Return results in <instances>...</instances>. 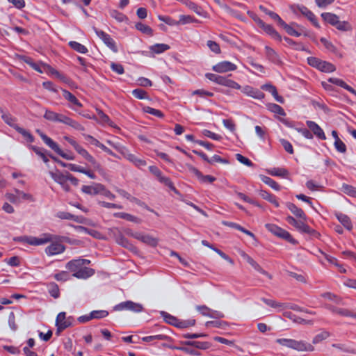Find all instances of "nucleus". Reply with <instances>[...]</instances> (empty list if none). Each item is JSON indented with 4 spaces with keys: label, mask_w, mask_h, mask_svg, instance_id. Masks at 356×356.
<instances>
[{
    "label": "nucleus",
    "mask_w": 356,
    "mask_h": 356,
    "mask_svg": "<svg viewBox=\"0 0 356 356\" xmlns=\"http://www.w3.org/2000/svg\"><path fill=\"white\" fill-rule=\"evenodd\" d=\"M259 27L262 29L264 31L269 35L273 39L279 42L282 40V36L272 25L267 24L263 21V22L259 25Z\"/></svg>",
    "instance_id": "obj_14"
},
{
    "label": "nucleus",
    "mask_w": 356,
    "mask_h": 356,
    "mask_svg": "<svg viewBox=\"0 0 356 356\" xmlns=\"http://www.w3.org/2000/svg\"><path fill=\"white\" fill-rule=\"evenodd\" d=\"M341 191L346 195L356 198V188L346 184H343Z\"/></svg>",
    "instance_id": "obj_43"
},
{
    "label": "nucleus",
    "mask_w": 356,
    "mask_h": 356,
    "mask_svg": "<svg viewBox=\"0 0 356 356\" xmlns=\"http://www.w3.org/2000/svg\"><path fill=\"white\" fill-rule=\"evenodd\" d=\"M69 46L72 49H74L81 54H86L88 52V49L84 45H83L76 41H70L69 42Z\"/></svg>",
    "instance_id": "obj_42"
},
{
    "label": "nucleus",
    "mask_w": 356,
    "mask_h": 356,
    "mask_svg": "<svg viewBox=\"0 0 356 356\" xmlns=\"http://www.w3.org/2000/svg\"><path fill=\"white\" fill-rule=\"evenodd\" d=\"M265 227L273 234L283 238L292 244L297 243L296 240L292 237L289 232L278 227L277 225L275 224L267 223L265 225Z\"/></svg>",
    "instance_id": "obj_6"
},
{
    "label": "nucleus",
    "mask_w": 356,
    "mask_h": 356,
    "mask_svg": "<svg viewBox=\"0 0 356 356\" xmlns=\"http://www.w3.org/2000/svg\"><path fill=\"white\" fill-rule=\"evenodd\" d=\"M97 35L102 39L104 43L110 48L113 52H117L118 51V47L116 46L115 42L114 40L104 31L99 30L95 27L93 28Z\"/></svg>",
    "instance_id": "obj_8"
},
{
    "label": "nucleus",
    "mask_w": 356,
    "mask_h": 356,
    "mask_svg": "<svg viewBox=\"0 0 356 356\" xmlns=\"http://www.w3.org/2000/svg\"><path fill=\"white\" fill-rule=\"evenodd\" d=\"M323 19L330 25L334 26L339 19V17L332 13H323L321 14Z\"/></svg>",
    "instance_id": "obj_29"
},
{
    "label": "nucleus",
    "mask_w": 356,
    "mask_h": 356,
    "mask_svg": "<svg viewBox=\"0 0 356 356\" xmlns=\"http://www.w3.org/2000/svg\"><path fill=\"white\" fill-rule=\"evenodd\" d=\"M113 216L115 218H119L122 219H124L127 221L134 222L135 223H140L141 220L131 214L124 213V212H117L113 214Z\"/></svg>",
    "instance_id": "obj_28"
},
{
    "label": "nucleus",
    "mask_w": 356,
    "mask_h": 356,
    "mask_svg": "<svg viewBox=\"0 0 356 356\" xmlns=\"http://www.w3.org/2000/svg\"><path fill=\"white\" fill-rule=\"evenodd\" d=\"M92 319H101L106 317L108 315V312L106 310H94L90 312Z\"/></svg>",
    "instance_id": "obj_53"
},
{
    "label": "nucleus",
    "mask_w": 356,
    "mask_h": 356,
    "mask_svg": "<svg viewBox=\"0 0 356 356\" xmlns=\"http://www.w3.org/2000/svg\"><path fill=\"white\" fill-rule=\"evenodd\" d=\"M337 218L339 221L348 230L352 229L353 226L350 218L343 213H337Z\"/></svg>",
    "instance_id": "obj_31"
},
{
    "label": "nucleus",
    "mask_w": 356,
    "mask_h": 356,
    "mask_svg": "<svg viewBox=\"0 0 356 356\" xmlns=\"http://www.w3.org/2000/svg\"><path fill=\"white\" fill-rule=\"evenodd\" d=\"M116 243L121 246L132 251L136 249L135 246L131 244L123 235L117 239Z\"/></svg>",
    "instance_id": "obj_44"
},
{
    "label": "nucleus",
    "mask_w": 356,
    "mask_h": 356,
    "mask_svg": "<svg viewBox=\"0 0 356 356\" xmlns=\"http://www.w3.org/2000/svg\"><path fill=\"white\" fill-rule=\"evenodd\" d=\"M56 237L50 234H43L40 237L21 236L14 238L16 242L26 243L31 245H40L51 241Z\"/></svg>",
    "instance_id": "obj_3"
},
{
    "label": "nucleus",
    "mask_w": 356,
    "mask_h": 356,
    "mask_svg": "<svg viewBox=\"0 0 356 356\" xmlns=\"http://www.w3.org/2000/svg\"><path fill=\"white\" fill-rule=\"evenodd\" d=\"M261 179L264 183L268 185L270 187H271L274 190H275V191L280 190V186L273 179H271L268 177H266V176H262Z\"/></svg>",
    "instance_id": "obj_45"
},
{
    "label": "nucleus",
    "mask_w": 356,
    "mask_h": 356,
    "mask_svg": "<svg viewBox=\"0 0 356 356\" xmlns=\"http://www.w3.org/2000/svg\"><path fill=\"white\" fill-rule=\"evenodd\" d=\"M261 300L265 304H266L267 305H268V306H270V307H271L273 308L283 309H285V308L287 307L286 304L282 303V302H276L275 300H271V299H267V298H262Z\"/></svg>",
    "instance_id": "obj_35"
},
{
    "label": "nucleus",
    "mask_w": 356,
    "mask_h": 356,
    "mask_svg": "<svg viewBox=\"0 0 356 356\" xmlns=\"http://www.w3.org/2000/svg\"><path fill=\"white\" fill-rule=\"evenodd\" d=\"M49 175L51 178L60 186L68 181V172L63 173L57 170L56 172L50 171Z\"/></svg>",
    "instance_id": "obj_16"
},
{
    "label": "nucleus",
    "mask_w": 356,
    "mask_h": 356,
    "mask_svg": "<svg viewBox=\"0 0 356 356\" xmlns=\"http://www.w3.org/2000/svg\"><path fill=\"white\" fill-rule=\"evenodd\" d=\"M268 173L272 176L286 177L289 175V172L285 168H273L268 170Z\"/></svg>",
    "instance_id": "obj_33"
},
{
    "label": "nucleus",
    "mask_w": 356,
    "mask_h": 356,
    "mask_svg": "<svg viewBox=\"0 0 356 356\" xmlns=\"http://www.w3.org/2000/svg\"><path fill=\"white\" fill-rule=\"evenodd\" d=\"M318 70L323 72H332L335 71L336 67L333 64L322 60Z\"/></svg>",
    "instance_id": "obj_37"
},
{
    "label": "nucleus",
    "mask_w": 356,
    "mask_h": 356,
    "mask_svg": "<svg viewBox=\"0 0 356 356\" xmlns=\"http://www.w3.org/2000/svg\"><path fill=\"white\" fill-rule=\"evenodd\" d=\"M259 9L266 15L270 17L273 20L276 21L280 26L284 22V21L277 13L269 10L264 6H259Z\"/></svg>",
    "instance_id": "obj_30"
},
{
    "label": "nucleus",
    "mask_w": 356,
    "mask_h": 356,
    "mask_svg": "<svg viewBox=\"0 0 356 356\" xmlns=\"http://www.w3.org/2000/svg\"><path fill=\"white\" fill-rule=\"evenodd\" d=\"M337 29L341 31H350L353 29L351 24L347 21H340L339 19L334 26Z\"/></svg>",
    "instance_id": "obj_39"
},
{
    "label": "nucleus",
    "mask_w": 356,
    "mask_h": 356,
    "mask_svg": "<svg viewBox=\"0 0 356 356\" xmlns=\"http://www.w3.org/2000/svg\"><path fill=\"white\" fill-rule=\"evenodd\" d=\"M242 92L254 99H261L264 97V94L258 89L254 88L251 86H246L243 88Z\"/></svg>",
    "instance_id": "obj_17"
},
{
    "label": "nucleus",
    "mask_w": 356,
    "mask_h": 356,
    "mask_svg": "<svg viewBox=\"0 0 356 356\" xmlns=\"http://www.w3.org/2000/svg\"><path fill=\"white\" fill-rule=\"evenodd\" d=\"M155 340L172 341V338L165 334H159L156 335L147 336L142 338L143 341L148 343L154 342Z\"/></svg>",
    "instance_id": "obj_24"
},
{
    "label": "nucleus",
    "mask_w": 356,
    "mask_h": 356,
    "mask_svg": "<svg viewBox=\"0 0 356 356\" xmlns=\"http://www.w3.org/2000/svg\"><path fill=\"white\" fill-rule=\"evenodd\" d=\"M328 82L339 86L356 95V90L350 86H348V84H346L343 80L340 79L332 77L328 79Z\"/></svg>",
    "instance_id": "obj_25"
},
{
    "label": "nucleus",
    "mask_w": 356,
    "mask_h": 356,
    "mask_svg": "<svg viewBox=\"0 0 356 356\" xmlns=\"http://www.w3.org/2000/svg\"><path fill=\"white\" fill-rule=\"evenodd\" d=\"M49 293L54 298H58L59 297V288L56 283L52 282L49 284Z\"/></svg>",
    "instance_id": "obj_55"
},
{
    "label": "nucleus",
    "mask_w": 356,
    "mask_h": 356,
    "mask_svg": "<svg viewBox=\"0 0 356 356\" xmlns=\"http://www.w3.org/2000/svg\"><path fill=\"white\" fill-rule=\"evenodd\" d=\"M236 195L239 198L243 200L244 202H246L248 203H250L251 204L255 205V206L259 207H261L260 204L257 201L251 199L250 197H249L248 196H247L244 193H241V192H236Z\"/></svg>",
    "instance_id": "obj_58"
},
{
    "label": "nucleus",
    "mask_w": 356,
    "mask_h": 356,
    "mask_svg": "<svg viewBox=\"0 0 356 356\" xmlns=\"http://www.w3.org/2000/svg\"><path fill=\"white\" fill-rule=\"evenodd\" d=\"M90 261L86 259H72L66 264L65 268L78 279L86 280L95 274V270L87 266Z\"/></svg>",
    "instance_id": "obj_1"
},
{
    "label": "nucleus",
    "mask_w": 356,
    "mask_h": 356,
    "mask_svg": "<svg viewBox=\"0 0 356 356\" xmlns=\"http://www.w3.org/2000/svg\"><path fill=\"white\" fill-rule=\"evenodd\" d=\"M15 130L18 133L22 134L28 142L33 143L34 141V137L32 136V134L29 131H26V129H24L19 126H16Z\"/></svg>",
    "instance_id": "obj_46"
},
{
    "label": "nucleus",
    "mask_w": 356,
    "mask_h": 356,
    "mask_svg": "<svg viewBox=\"0 0 356 356\" xmlns=\"http://www.w3.org/2000/svg\"><path fill=\"white\" fill-rule=\"evenodd\" d=\"M158 179L161 183L165 184L166 186L169 187L171 190L176 191V188L174 186V184L170 178H168L167 177H164L161 175V177H159L158 178Z\"/></svg>",
    "instance_id": "obj_63"
},
{
    "label": "nucleus",
    "mask_w": 356,
    "mask_h": 356,
    "mask_svg": "<svg viewBox=\"0 0 356 356\" xmlns=\"http://www.w3.org/2000/svg\"><path fill=\"white\" fill-rule=\"evenodd\" d=\"M186 345L193 346L196 348L201 350H206L211 347V343L207 341H186Z\"/></svg>",
    "instance_id": "obj_32"
},
{
    "label": "nucleus",
    "mask_w": 356,
    "mask_h": 356,
    "mask_svg": "<svg viewBox=\"0 0 356 356\" xmlns=\"http://www.w3.org/2000/svg\"><path fill=\"white\" fill-rule=\"evenodd\" d=\"M63 97L67 100L72 105L70 107L72 108V106L81 108L83 104L77 99V98L70 92L65 89H62Z\"/></svg>",
    "instance_id": "obj_20"
},
{
    "label": "nucleus",
    "mask_w": 356,
    "mask_h": 356,
    "mask_svg": "<svg viewBox=\"0 0 356 356\" xmlns=\"http://www.w3.org/2000/svg\"><path fill=\"white\" fill-rule=\"evenodd\" d=\"M275 343L299 352H313L315 349L312 344L303 340L278 338L275 340Z\"/></svg>",
    "instance_id": "obj_2"
},
{
    "label": "nucleus",
    "mask_w": 356,
    "mask_h": 356,
    "mask_svg": "<svg viewBox=\"0 0 356 356\" xmlns=\"http://www.w3.org/2000/svg\"><path fill=\"white\" fill-rule=\"evenodd\" d=\"M15 193L18 195L19 202H21V200H29L31 202H33L34 200L33 197L29 193H26L18 189H15Z\"/></svg>",
    "instance_id": "obj_57"
},
{
    "label": "nucleus",
    "mask_w": 356,
    "mask_h": 356,
    "mask_svg": "<svg viewBox=\"0 0 356 356\" xmlns=\"http://www.w3.org/2000/svg\"><path fill=\"white\" fill-rule=\"evenodd\" d=\"M161 314L163 318L164 321H165V323L176 327L178 321V318L177 317L173 316L165 312H161Z\"/></svg>",
    "instance_id": "obj_41"
},
{
    "label": "nucleus",
    "mask_w": 356,
    "mask_h": 356,
    "mask_svg": "<svg viewBox=\"0 0 356 356\" xmlns=\"http://www.w3.org/2000/svg\"><path fill=\"white\" fill-rule=\"evenodd\" d=\"M265 55L266 58L275 65H282V61L280 58L278 54L271 47L268 46L265 47Z\"/></svg>",
    "instance_id": "obj_13"
},
{
    "label": "nucleus",
    "mask_w": 356,
    "mask_h": 356,
    "mask_svg": "<svg viewBox=\"0 0 356 356\" xmlns=\"http://www.w3.org/2000/svg\"><path fill=\"white\" fill-rule=\"evenodd\" d=\"M286 207L297 218H298L299 219H303L304 220H306L307 216L302 209L298 208L297 206H296L294 204L291 202H287Z\"/></svg>",
    "instance_id": "obj_22"
},
{
    "label": "nucleus",
    "mask_w": 356,
    "mask_h": 356,
    "mask_svg": "<svg viewBox=\"0 0 356 356\" xmlns=\"http://www.w3.org/2000/svg\"><path fill=\"white\" fill-rule=\"evenodd\" d=\"M133 95L139 99H144L147 98V92L140 88H136L132 91Z\"/></svg>",
    "instance_id": "obj_64"
},
{
    "label": "nucleus",
    "mask_w": 356,
    "mask_h": 356,
    "mask_svg": "<svg viewBox=\"0 0 356 356\" xmlns=\"http://www.w3.org/2000/svg\"><path fill=\"white\" fill-rule=\"evenodd\" d=\"M37 155H38L44 163H47L49 159L45 154V150L42 148L36 147V146H31L30 147Z\"/></svg>",
    "instance_id": "obj_49"
},
{
    "label": "nucleus",
    "mask_w": 356,
    "mask_h": 356,
    "mask_svg": "<svg viewBox=\"0 0 356 356\" xmlns=\"http://www.w3.org/2000/svg\"><path fill=\"white\" fill-rule=\"evenodd\" d=\"M158 17L160 21L163 22L170 26H175L179 24V21H176L169 16L159 15Z\"/></svg>",
    "instance_id": "obj_59"
},
{
    "label": "nucleus",
    "mask_w": 356,
    "mask_h": 356,
    "mask_svg": "<svg viewBox=\"0 0 356 356\" xmlns=\"http://www.w3.org/2000/svg\"><path fill=\"white\" fill-rule=\"evenodd\" d=\"M206 77L219 85L224 86L230 88L239 90L241 88V86L236 81L229 79L225 76L218 75L212 73L206 74Z\"/></svg>",
    "instance_id": "obj_5"
},
{
    "label": "nucleus",
    "mask_w": 356,
    "mask_h": 356,
    "mask_svg": "<svg viewBox=\"0 0 356 356\" xmlns=\"http://www.w3.org/2000/svg\"><path fill=\"white\" fill-rule=\"evenodd\" d=\"M36 132L39 134V136L41 137L44 143L48 145L50 148H51L54 152H57V150H59V146L58 145L55 143L51 138L48 137L46 134H44L43 132H42L40 129H37Z\"/></svg>",
    "instance_id": "obj_23"
},
{
    "label": "nucleus",
    "mask_w": 356,
    "mask_h": 356,
    "mask_svg": "<svg viewBox=\"0 0 356 356\" xmlns=\"http://www.w3.org/2000/svg\"><path fill=\"white\" fill-rule=\"evenodd\" d=\"M281 26L286 31V32L291 35L299 37L302 33L296 30L292 26L287 24L285 22L281 25Z\"/></svg>",
    "instance_id": "obj_38"
},
{
    "label": "nucleus",
    "mask_w": 356,
    "mask_h": 356,
    "mask_svg": "<svg viewBox=\"0 0 356 356\" xmlns=\"http://www.w3.org/2000/svg\"><path fill=\"white\" fill-rule=\"evenodd\" d=\"M295 12H300L302 15L305 16L315 27L320 28V24L318 22V20L315 15L307 7L304 6H298L296 7V10H295Z\"/></svg>",
    "instance_id": "obj_11"
},
{
    "label": "nucleus",
    "mask_w": 356,
    "mask_h": 356,
    "mask_svg": "<svg viewBox=\"0 0 356 356\" xmlns=\"http://www.w3.org/2000/svg\"><path fill=\"white\" fill-rule=\"evenodd\" d=\"M150 50L155 54H161L170 49V46L165 44H155L149 47Z\"/></svg>",
    "instance_id": "obj_40"
},
{
    "label": "nucleus",
    "mask_w": 356,
    "mask_h": 356,
    "mask_svg": "<svg viewBox=\"0 0 356 356\" xmlns=\"http://www.w3.org/2000/svg\"><path fill=\"white\" fill-rule=\"evenodd\" d=\"M244 259L246 260V261L251 265L256 270L263 273V274H267V273L249 255H248L245 253H243V254Z\"/></svg>",
    "instance_id": "obj_36"
},
{
    "label": "nucleus",
    "mask_w": 356,
    "mask_h": 356,
    "mask_svg": "<svg viewBox=\"0 0 356 356\" xmlns=\"http://www.w3.org/2000/svg\"><path fill=\"white\" fill-rule=\"evenodd\" d=\"M116 311L129 310L134 312H140L143 310V307L139 303L134 302L131 300L124 301L114 307Z\"/></svg>",
    "instance_id": "obj_7"
},
{
    "label": "nucleus",
    "mask_w": 356,
    "mask_h": 356,
    "mask_svg": "<svg viewBox=\"0 0 356 356\" xmlns=\"http://www.w3.org/2000/svg\"><path fill=\"white\" fill-rule=\"evenodd\" d=\"M143 111L147 113L153 115L160 118H162L164 116V114L160 110L155 109L150 106H145L143 108Z\"/></svg>",
    "instance_id": "obj_56"
},
{
    "label": "nucleus",
    "mask_w": 356,
    "mask_h": 356,
    "mask_svg": "<svg viewBox=\"0 0 356 356\" xmlns=\"http://www.w3.org/2000/svg\"><path fill=\"white\" fill-rule=\"evenodd\" d=\"M268 110L274 113L278 114L282 116L286 115L284 110L280 105L276 104H270L268 106Z\"/></svg>",
    "instance_id": "obj_48"
},
{
    "label": "nucleus",
    "mask_w": 356,
    "mask_h": 356,
    "mask_svg": "<svg viewBox=\"0 0 356 356\" xmlns=\"http://www.w3.org/2000/svg\"><path fill=\"white\" fill-rule=\"evenodd\" d=\"M136 28L137 30L141 31L143 33L147 34L148 35H152V29L149 26L145 25L141 22L137 23L136 24Z\"/></svg>",
    "instance_id": "obj_52"
},
{
    "label": "nucleus",
    "mask_w": 356,
    "mask_h": 356,
    "mask_svg": "<svg viewBox=\"0 0 356 356\" xmlns=\"http://www.w3.org/2000/svg\"><path fill=\"white\" fill-rule=\"evenodd\" d=\"M65 250V247L60 243H52L45 249V252L49 256H52L63 253Z\"/></svg>",
    "instance_id": "obj_15"
},
{
    "label": "nucleus",
    "mask_w": 356,
    "mask_h": 356,
    "mask_svg": "<svg viewBox=\"0 0 356 356\" xmlns=\"http://www.w3.org/2000/svg\"><path fill=\"white\" fill-rule=\"evenodd\" d=\"M195 324V319L180 320L178 319L176 327L178 328H187Z\"/></svg>",
    "instance_id": "obj_47"
},
{
    "label": "nucleus",
    "mask_w": 356,
    "mask_h": 356,
    "mask_svg": "<svg viewBox=\"0 0 356 356\" xmlns=\"http://www.w3.org/2000/svg\"><path fill=\"white\" fill-rule=\"evenodd\" d=\"M54 278L57 281L65 282L70 278V275L67 271H60L54 275Z\"/></svg>",
    "instance_id": "obj_60"
},
{
    "label": "nucleus",
    "mask_w": 356,
    "mask_h": 356,
    "mask_svg": "<svg viewBox=\"0 0 356 356\" xmlns=\"http://www.w3.org/2000/svg\"><path fill=\"white\" fill-rule=\"evenodd\" d=\"M158 179L161 183L165 184L166 186L169 187L171 190L176 191V188L174 186V184L170 178H168L167 177H164L161 175V177H159L158 178Z\"/></svg>",
    "instance_id": "obj_62"
},
{
    "label": "nucleus",
    "mask_w": 356,
    "mask_h": 356,
    "mask_svg": "<svg viewBox=\"0 0 356 356\" xmlns=\"http://www.w3.org/2000/svg\"><path fill=\"white\" fill-rule=\"evenodd\" d=\"M58 332L69 327L72 325L71 318H66L65 312H60L58 314L56 321Z\"/></svg>",
    "instance_id": "obj_9"
},
{
    "label": "nucleus",
    "mask_w": 356,
    "mask_h": 356,
    "mask_svg": "<svg viewBox=\"0 0 356 356\" xmlns=\"http://www.w3.org/2000/svg\"><path fill=\"white\" fill-rule=\"evenodd\" d=\"M236 68V65L229 61H222L213 65L212 70L218 73H225L234 71Z\"/></svg>",
    "instance_id": "obj_10"
},
{
    "label": "nucleus",
    "mask_w": 356,
    "mask_h": 356,
    "mask_svg": "<svg viewBox=\"0 0 356 356\" xmlns=\"http://www.w3.org/2000/svg\"><path fill=\"white\" fill-rule=\"evenodd\" d=\"M206 327H220L225 329L227 326V323L225 321H207L205 324Z\"/></svg>",
    "instance_id": "obj_54"
},
{
    "label": "nucleus",
    "mask_w": 356,
    "mask_h": 356,
    "mask_svg": "<svg viewBox=\"0 0 356 356\" xmlns=\"http://www.w3.org/2000/svg\"><path fill=\"white\" fill-rule=\"evenodd\" d=\"M110 15L112 17L115 19L119 22H122L128 20L127 17L122 13L116 10H113L110 12Z\"/></svg>",
    "instance_id": "obj_51"
},
{
    "label": "nucleus",
    "mask_w": 356,
    "mask_h": 356,
    "mask_svg": "<svg viewBox=\"0 0 356 356\" xmlns=\"http://www.w3.org/2000/svg\"><path fill=\"white\" fill-rule=\"evenodd\" d=\"M122 154L128 161L134 163L138 168H142L147 165V163L145 160L137 157L133 154L126 153L125 151L122 152Z\"/></svg>",
    "instance_id": "obj_19"
},
{
    "label": "nucleus",
    "mask_w": 356,
    "mask_h": 356,
    "mask_svg": "<svg viewBox=\"0 0 356 356\" xmlns=\"http://www.w3.org/2000/svg\"><path fill=\"white\" fill-rule=\"evenodd\" d=\"M0 113H1V118L3 121L9 126L13 127L15 129V127L18 126L15 124V119L9 113H5L3 109L0 107Z\"/></svg>",
    "instance_id": "obj_34"
},
{
    "label": "nucleus",
    "mask_w": 356,
    "mask_h": 356,
    "mask_svg": "<svg viewBox=\"0 0 356 356\" xmlns=\"http://www.w3.org/2000/svg\"><path fill=\"white\" fill-rule=\"evenodd\" d=\"M81 191L86 194L96 195L104 191V186L101 184H97L95 186L83 185Z\"/></svg>",
    "instance_id": "obj_21"
},
{
    "label": "nucleus",
    "mask_w": 356,
    "mask_h": 356,
    "mask_svg": "<svg viewBox=\"0 0 356 356\" xmlns=\"http://www.w3.org/2000/svg\"><path fill=\"white\" fill-rule=\"evenodd\" d=\"M75 150L81 155L86 161H88L89 163L95 165L97 162L95 158L90 155L88 152L83 147H82L80 145H79L78 147H76Z\"/></svg>",
    "instance_id": "obj_26"
},
{
    "label": "nucleus",
    "mask_w": 356,
    "mask_h": 356,
    "mask_svg": "<svg viewBox=\"0 0 356 356\" xmlns=\"http://www.w3.org/2000/svg\"><path fill=\"white\" fill-rule=\"evenodd\" d=\"M158 179L161 183L165 184L166 186L169 187L171 190L176 191V188L174 186V184L170 178H168L167 177H164L161 175V177H159L158 178Z\"/></svg>",
    "instance_id": "obj_61"
},
{
    "label": "nucleus",
    "mask_w": 356,
    "mask_h": 356,
    "mask_svg": "<svg viewBox=\"0 0 356 356\" xmlns=\"http://www.w3.org/2000/svg\"><path fill=\"white\" fill-rule=\"evenodd\" d=\"M136 239L152 247H156L158 244L157 238L149 234H144L141 232L139 233L138 236H136Z\"/></svg>",
    "instance_id": "obj_18"
},
{
    "label": "nucleus",
    "mask_w": 356,
    "mask_h": 356,
    "mask_svg": "<svg viewBox=\"0 0 356 356\" xmlns=\"http://www.w3.org/2000/svg\"><path fill=\"white\" fill-rule=\"evenodd\" d=\"M307 126L317 138L321 140H325L326 136L323 130L315 122L307 120Z\"/></svg>",
    "instance_id": "obj_12"
},
{
    "label": "nucleus",
    "mask_w": 356,
    "mask_h": 356,
    "mask_svg": "<svg viewBox=\"0 0 356 356\" xmlns=\"http://www.w3.org/2000/svg\"><path fill=\"white\" fill-rule=\"evenodd\" d=\"M286 220L289 225L293 226L300 232L308 234L316 238L320 235L318 232L311 228L308 225L305 224L303 219L296 220L293 216H288L286 218Z\"/></svg>",
    "instance_id": "obj_4"
},
{
    "label": "nucleus",
    "mask_w": 356,
    "mask_h": 356,
    "mask_svg": "<svg viewBox=\"0 0 356 356\" xmlns=\"http://www.w3.org/2000/svg\"><path fill=\"white\" fill-rule=\"evenodd\" d=\"M56 216L60 219L72 220L76 222H83V218L74 216L69 212L59 211L57 213Z\"/></svg>",
    "instance_id": "obj_27"
},
{
    "label": "nucleus",
    "mask_w": 356,
    "mask_h": 356,
    "mask_svg": "<svg viewBox=\"0 0 356 356\" xmlns=\"http://www.w3.org/2000/svg\"><path fill=\"white\" fill-rule=\"evenodd\" d=\"M60 113H57L54 111L46 109L44 118L49 121L57 122Z\"/></svg>",
    "instance_id": "obj_50"
}]
</instances>
